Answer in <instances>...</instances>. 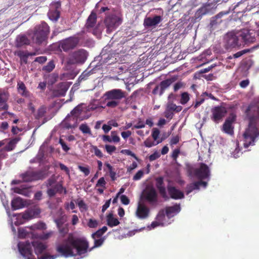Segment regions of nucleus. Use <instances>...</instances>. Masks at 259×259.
Returning a JSON list of instances; mask_svg holds the SVG:
<instances>
[{
  "label": "nucleus",
  "mask_w": 259,
  "mask_h": 259,
  "mask_svg": "<svg viewBox=\"0 0 259 259\" xmlns=\"http://www.w3.org/2000/svg\"><path fill=\"white\" fill-rule=\"evenodd\" d=\"M56 181L53 178L49 179L46 182V186L49 188H51L55 185L56 184Z\"/></svg>",
  "instance_id": "nucleus-59"
},
{
  "label": "nucleus",
  "mask_w": 259,
  "mask_h": 259,
  "mask_svg": "<svg viewBox=\"0 0 259 259\" xmlns=\"http://www.w3.org/2000/svg\"><path fill=\"white\" fill-rule=\"evenodd\" d=\"M107 227L103 226L102 228L98 230L96 232L92 234L93 239L103 238L102 235L107 231Z\"/></svg>",
  "instance_id": "nucleus-35"
},
{
  "label": "nucleus",
  "mask_w": 259,
  "mask_h": 259,
  "mask_svg": "<svg viewBox=\"0 0 259 259\" xmlns=\"http://www.w3.org/2000/svg\"><path fill=\"white\" fill-rule=\"evenodd\" d=\"M89 242L84 238H74L69 236L61 243L56 244V250L65 257L81 255L87 252Z\"/></svg>",
  "instance_id": "nucleus-1"
},
{
  "label": "nucleus",
  "mask_w": 259,
  "mask_h": 259,
  "mask_svg": "<svg viewBox=\"0 0 259 259\" xmlns=\"http://www.w3.org/2000/svg\"><path fill=\"white\" fill-rule=\"evenodd\" d=\"M46 107L44 106H42L39 108L35 115V119H39L44 117L46 113Z\"/></svg>",
  "instance_id": "nucleus-41"
},
{
  "label": "nucleus",
  "mask_w": 259,
  "mask_h": 259,
  "mask_svg": "<svg viewBox=\"0 0 259 259\" xmlns=\"http://www.w3.org/2000/svg\"><path fill=\"white\" fill-rule=\"evenodd\" d=\"M144 175V171L143 170H139L133 177V180L138 181L140 180Z\"/></svg>",
  "instance_id": "nucleus-54"
},
{
  "label": "nucleus",
  "mask_w": 259,
  "mask_h": 259,
  "mask_svg": "<svg viewBox=\"0 0 259 259\" xmlns=\"http://www.w3.org/2000/svg\"><path fill=\"white\" fill-rule=\"evenodd\" d=\"M31 243L34 247V252L37 255L41 254L47 248L46 245L39 241H33Z\"/></svg>",
  "instance_id": "nucleus-24"
},
{
  "label": "nucleus",
  "mask_w": 259,
  "mask_h": 259,
  "mask_svg": "<svg viewBox=\"0 0 259 259\" xmlns=\"http://www.w3.org/2000/svg\"><path fill=\"white\" fill-rule=\"evenodd\" d=\"M18 248L20 254L26 259H35L32 254L31 243L28 241L19 242Z\"/></svg>",
  "instance_id": "nucleus-8"
},
{
  "label": "nucleus",
  "mask_w": 259,
  "mask_h": 259,
  "mask_svg": "<svg viewBox=\"0 0 259 259\" xmlns=\"http://www.w3.org/2000/svg\"><path fill=\"white\" fill-rule=\"evenodd\" d=\"M55 65L54 61L51 60L48 63V64L42 67V70L49 73L53 71V70L55 68Z\"/></svg>",
  "instance_id": "nucleus-40"
},
{
  "label": "nucleus",
  "mask_w": 259,
  "mask_h": 259,
  "mask_svg": "<svg viewBox=\"0 0 259 259\" xmlns=\"http://www.w3.org/2000/svg\"><path fill=\"white\" fill-rule=\"evenodd\" d=\"M199 185L198 183V181L194 182L193 183L190 184L188 185L187 187V193L189 194L192 191L195 189H199Z\"/></svg>",
  "instance_id": "nucleus-42"
},
{
  "label": "nucleus",
  "mask_w": 259,
  "mask_h": 259,
  "mask_svg": "<svg viewBox=\"0 0 259 259\" xmlns=\"http://www.w3.org/2000/svg\"><path fill=\"white\" fill-rule=\"evenodd\" d=\"M57 193L60 194H66L67 193L66 188L63 186L60 182H57L54 186L48 188L47 191V194L50 198L55 196Z\"/></svg>",
  "instance_id": "nucleus-13"
},
{
  "label": "nucleus",
  "mask_w": 259,
  "mask_h": 259,
  "mask_svg": "<svg viewBox=\"0 0 259 259\" xmlns=\"http://www.w3.org/2000/svg\"><path fill=\"white\" fill-rule=\"evenodd\" d=\"M194 174L199 180L207 179L210 176V170L208 166L204 163H201L199 168H196Z\"/></svg>",
  "instance_id": "nucleus-11"
},
{
  "label": "nucleus",
  "mask_w": 259,
  "mask_h": 259,
  "mask_svg": "<svg viewBox=\"0 0 259 259\" xmlns=\"http://www.w3.org/2000/svg\"><path fill=\"white\" fill-rule=\"evenodd\" d=\"M27 234L26 231L23 228H19L18 229V236L20 238L26 237Z\"/></svg>",
  "instance_id": "nucleus-60"
},
{
  "label": "nucleus",
  "mask_w": 259,
  "mask_h": 259,
  "mask_svg": "<svg viewBox=\"0 0 259 259\" xmlns=\"http://www.w3.org/2000/svg\"><path fill=\"white\" fill-rule=\"evenodd\" d=\"M93 149L94 150V153L96 156L99 158H101L103 156L102 151L98 149L97 146H93Z\"/></svg>",
  "instance_id": "nucleus-56"
},
{
  "label": "nucleus",
  "mask_w": 259,
  "mask_h": 259,
  "mask_svg": "<svg viewBox=\"0 0 259 259\" xmlns=\"http://www.w3.org/2000/svg\"><path fill=\"white\" fill-rule=\"evenodd\" d=\"M76 203H77L78 206L79 207L81 211H83L87 210V209H88L87 205L85 203V202H84V201L83 200L78 199Z\"/></svg>",
  "instance_id": "nucleus-45"
},
{
  "label": "nucleus",
  "mask_w": 259,
  "mask_h": 259,
  "mask_svg": "<svg viewBox=\"0 0 259 259\" xmlns=\"http://www.w3.org/2000/svg\"><path fill=\"white\" fill-rule=\"evenodd\" d=\"M83 111V108L81 104H79L76 106L70 112L71 115H73L74 117L78 119L80 115Z\"/></svg>",
  "instance_id": "nucleus-33"
},
{
  "label": "nucleus",
  "mask_w": 259,
  "mask_h": 259,
  "mask_svg": "<svg viewBox=\"0 0 259 259\" xmlns=\"http://www.w3.org/2000/svg\"><path fill=\"white\" fill-rule=\"evenodd\" d=\"M48 15L50 20L57 21L60 17V13L58 10L55 9L50 10Z\"/></svg>",
  "instance_id": "nucleus-34"
},
{
  "label": "nucleus",
  "mask_w": 259,
  "mask_h": 259,
  "mask_svg": "<svg viewBox=\"0 0 259 259\" xmlns=\"http://www.w3.org/2000/svg\"><path fill=\"white\" fill-rule=\"evenodd\" d=\"M11 206L12 209L15 210L23 208L24 206V204L23 200L21 198L18 197L12 200L11 202Z\"/></svg>",
  "instance_id": "nucleus-29"
},
{
  "label": "nucleus",
  "mask_w": 259,
  "mask_h": 259,
  "mask_svg": "<svg viewBox=\"0 0 259 259\" xmlns=\"http://www.w3.org/2000/svg\"><path fill=\"white\" fill-rule=\"evenodd\" d=\"M204 100H205V99L204 98L201 97L199 99H198L197 100H196L195 103L194 104H193L192 105V106H194V108L195 109H196L197 107H198L201 104H202L204 102Z\"/></svg>",
  "instance_id": "nucleus-58"
},
{
  "label": "nucleus",
  "mask_w": 259,
  "mask_h": 259,
  "mask_svg": "<svg viewBox=\"0 0 259 259\" xmlns=\"http://www.w3.org/2000/svg\"><path fill=\"white\" fill-rule=\"evenodd\" d=\"M160 134V132L159 130L157 128H154L152 133V136L154 140L156 141L158 138L159 135Z\"/></svg>",
  "instance_id": "nucleus-62"
},
{
  "label": "nucleus",
  "mask_w": 259,
  "mask_h": 259,
  "mask_svg": "<svg viewBox=\"0 0 259 259\" xmlns=\"http://www.w3.org/2000/svg\"><path fill=\"white\" fill-rule=\"evenodd\" d=\"M30 40L25 35H19L16 39V46L18 48L22 47L24 45H29Z\"/></svg>",
  "instance_id": "nucleus-27"
},
{
  "label": "nucleus",
  "mask_w": 259,
  "mask_h": 259,
  "mask_svg": "<svg viewBox=\"0 0 259 259\" xmlns=\"http://www.w3.org/2000/svg\"><path fill=\"white\" fill-rule=\"evenodd\" d=\"M17 91L19 94L24 97H29L30 96V92L27 90L25 84L21 81L17 82Z\"/></svg>",
  "instance_id": "nucleus-23"
},
{
  "label": "nucleus",
  "mask_w": 259,
  "mask_h": 259,
  "mask_svg": "<svg viewBox=\"0 0 259 259\" xmlns=\"http://www.w3.org/2000/svg\"><path fill=\"white\" fill-rule=\"evenodd\" d=\"M59 143L61 145L62 148L64 151L67 152L70 149L69 147H68L62 139L60 138L59 139Z\"/></svg>",
  "instance_id": "nucleus-57"
},
{
  "label": "nucleus",
  "mask_w": 259,
  "mask_h": 259,
  "mask_svg": "<svg viewBox=\"0 0 259 259\" xmlns=\"http://www.w3.org/2000/svg\"><path fill=\"white\" fill-rule=\"evenodd\" d=\"M227 110L225 107L218 106L211 109V119L216 123H218L225 116Z\"/></svg>",
  "instance_id": "nucleus-10"
},
{
  "label": "nucleus",
  "mask_w": 259,
  "mask_h": 259,
  "mask_svg": "<svg viewBox=\"0 0 259 259\" xmlns=\"http://www.w3.org/2000/svg\"><path fill=\"white\" fill-rule=\"evenodd\" d=\"M105 165L108 168L109 172L110 177L112 181H114L116 179V172L114 170V168L108 162L105 163Z\"/></svg>",
  "instance_id": "nucleus-39"
},
{
  "label": "nucleus",
  "mask_w": 259,
  "mask_h": 259,
  "mask_svg": "<svg viewBox=\"0 0 259 259\" xmlns=\"http://www.w3.org/2000/svg\"><path fill=\"white\" fill-rule=\"evenodd\" d=\"M160 156V154L158 151H155L153 154L149 156V159L150 161H153L158 159Z\"/></svg>",
  "instance_id": "nucleus-55"
},
{
  "label": "nucleus",
  "mask_w": 259,
  "mask_h": 259,
  "mask_svg": "<svg viewBox=\"0 0 259 259\" xmlns=\"http://www.w3.org/2000/svg\"><path fill=\"white\" fill-rule=\"evenodd\" d=\"M143 198L151 205H156L158 196L156 189L152 186H148L143 192Z\"/></svg>",
  "instance_id": "nucleus-6"
},
{
  "label": "nucleus",
  "mask_w": 259,
  "mask_h": 259,
  "mask_svg": "<svg viewBox=\"0 0 259 259\" xmlns=\"http://www.w3.org/2000/svg\"><path fill=\"white\" fill-rule=\"evenodd\" d=\"M156 187L158 189L159 193L162 198L165 199L168 198L166 194V188L164 184L163 178L162 177H158L156 179Z\"/></svg>",
  "instance_id": "nucleus-19"
},
{
  "label": "nucleus",
  "mask_w": 259,
  "mask_h": 259,
  "mask_svg": "<svg viewBox=\"0 0 259 259\" xmlns=\"http://www.w3.org/2000/svg\"><path fill=\"white\" fill-rule=\"evenodd\" d=\"M180 211L181 206L180 204L176 203L173 206L165 207V214L169 219L178 213Z\"/></svg>",
  "instance_id": "nucleus-20"
},
{
  "label": "nucleus",
  "mask_w": 259,
  "mask_h": 259,
  "mask_svg": "<svg viewBox=\"0 0 259 259\" xmlns=\"http://www.w3.org/2000/svg\"><path fill=\"white\" fill-rule=\"evenodd\" d=\"M149 208L143 204L139 203L136 210V215L141 219H145L149 217Z\"/></svg>",
  "instance_id": "nucleus-18"
},
{
  "label": "nucleus",
  "mask_w": 259,
  "mask_h": 259,
  "mask_svg": "<svg viewBox=\"0 0 259 259\" xmlns=\"http://www.w3.org/2000/svg\"><path fill=\"white\" fill-rule=\"evenodd\" d=\"M223 129L225 133L232 135L233 134V128L232 126V123L228 120H226L224 122Z\"/></svg>",
  "instance_id": "nucleus-37"
},
{
  "label": "nucleus",
  "mask_w": 259,
  "mask_h": 259,
  "mask_svg": "<svg viewBox=\"0 0 259 259\" xmlns=\"http://www.w3.org/2000/svg\"><path fill=\"white\" fill-rule=\"evenodd\" d=\"M121 153L127 155L131 156L132 157L135 158L136 160H138V157L136 155L135 153L132 152L131 150L128 149H123L121 151Z\"/></svg>",
  "instance_id": "nucleus-51"
},
{
  "label": "nucleus",
  "mask_w": 259,
  "mask_h": 259,
  "mask_svg": "<svg viewBox=\"0 0 259 259\" xmlns=\"http://www.w3.org/2000/svg\"><path fill=\"white\" fill-rule=\"evenodd\" d=\"M190 100V95L187 92L182 93L181 95L180 102L182 105L186 104Z\"/></svg>",
  "instance_id": "nucleus-43"
},
{
  "label": "nucleus",
  "mask_w": 259,
  "mask_h": 259,
  "mask_svg": "<svg viewBox=\"0 0 259 259\" xmlns=\"http://www.w3.org/2000/svg\"><path fill=\"white\" fill-rule=\"evenodd\" d=\"M94 240V248L99 247L101 246L103 243H104L105 238H100L93 239Z\"/></svg>",
  "instance_id": "nucleus-46"
},
{
  "label": "nucleus",
  "mask_w": 259,
  "mask_h": 259,
  "mask_svg": "<svg viewBox=\"0 0 259 259\" xmlns=\"http://www.w3.org/2000/svg\"><path fill=\"white\" fill-rule=\"evenodd\" d=\"M238 36H240L242 41L245 44L252 43L255 41V32L253 31L250 32L248 29H243L238 32Z\"/></svg>",
  "instance_id": "nucleus-14"
},
{
  "label": "nucleus",
  "mask_w": 259,
  "mask_h": 259,
  "mask_svg": "<svg viewBox=\"0 0 259 259\" xmlns=\"http://www.w3.org/2000/svg\"><path fill=\"white\" fill-rule=\"evenodd\" d=\"M80 40V38L78 36H70L61 40L59 43V47L64 52H67L76 47Z\"/></svg>",
  "instance_id": "nucleus-7"
},
{
  "label": "nucleus",
  "mask_w": 259,
  "mask_h": 259,
  "mask_svg": "<svg viewBox=\"0 0 259 259\" xmlns=\"http://www.w3.org/2000/svg\"><path fill=\"white\" fill-rule=\"evenodd\" d=\"M176 80L175 77H171L167 78L160 82L159 83L160 91L159 95L161 96L167 89Z\"/></svg>",
  "instance_id": "nucleus-21"
},
{
  "label": "nucleus",
  "mask_w": 259,
  "mask_h": 259,
  "mask_svg": "<svg viewBox=\"0 0 259 259\" xmlns=\"http://www.w3.org/2000/svg\"><path fill=\"white\" fill-rule=\"evenodd\" d=\"M250 52V49L243 50L242 51H239V52L235 53L234 54H233V58H239V57H241V56H242L243 55L246 54L247 53H249Z\"/></svg>",
  "instance_id": "nucleus-47"
},
{
  "label": "nucleus",
  "mask_w": 259,
  "mask_h": 259,
  "mask_svg": "<svg viewBox=\"0 0 259 259\" xmlns=\"http://www.w3.org/2000/svg\"><path fill=\"white\" fill-rule=\"evenodd\" d=\"M167 189L171 198L175 200L184 198V194L181 190L172 186H167Z\"/></svg>",
  "instance_id": "nucleus-17"
},
{
  "label": "nucleus",
  "mask_w": 259,
  "mask_h": 259,
  "mask_svg": "<svg viewBox=\"0 0 259 259\" xmlns=\"http://www.w3.org/2000/svg\"><path fill=\"white\" fill-rule=\"evenodd\" d=\"M106 184V182L104 178V177L100 178L98 180V181L96 185V187H102L105 188Z\"/></svg>",
  "instance_id": "nucleus-52"
},
{
  "label": "nucleus",
  "mask_w": 259,
  "mask_h": 259,
  "mask_svg": "<svg viewBox=\"0 0 259 259\" xmlns=\"http://www.w3.org/2000/svg\"><path fill=\"white\" fill-rule=\"evenodd\" d=\"M20 140V138L16 137L10 140L8 144L5 147L7 151H11L14 149L16 144Z\"/></svg>",
  "instance_id": "nucleus-30"
},
{
  "label": "nucleus",
  "mask_w": 259,
  "mask_h": 259,
  "mask_svg": "<svg viewBox=\"0 0 259 259\" xmlns=\"http://www.w3.org/2000/svg\"><path fill=\"white\" fill-rule=\"evenodd\" d=\"M79 128L83 134H88L89 135H92L91 129L87 124H81L79 126Z\"/></svg>",
  "instance_id": "nucleus-44"
},
{
  "label": "nucleus",
  "mask_w": 259,
  "mask_h": 259,
  "mask_svg": "<svg viewBox=\"0 0 259 259\" xmlns=\"http://www.w3.org/2000/svg\"><path fill=\"white\" fill-rule=\"evenodd\" d=\"M9 98V94L4 91H0V110H7L9 106L7 102Z\"/></svg>",
  "instance_id": "nucleus-22"
},
{
  "label": "nucleus",
  "mask_w": 259,
  "mask_h": 259,
  "mask_svg": "<svg viewBox=\"0 0 259 259\" xmlns=\"http://www.w3.org/2000/svg\"><path fill=\"white\" fill-rule=\"evenodd\" d=\"M105 148L107 152L109 154H112V153L115 151L116 148L115 146L110 145H105Z\"/></svg>",
  "instance_id": "nucleus-49"
},
{
  "label": "nucleus",
  "mask_w": 259,
  "mask_h": 259,
  "mask_svg": "<svg viewBox=\"0 0 259 259\" xmlns=\"http://www.w3.org/2000/svg\"><path fill=\"white\" fill-rule=\"evenodd\" d=\"M120 200L121 203L124 205H128L130 203L128 198L125 195H122L120 196Z\"/></svg>",
  "instance_id": "nucleus-61"
},
{
  "label": "nucleus",
  "mask_w": 259,
  "mask_h": 259,
  "mask_svg": "<svg viewBox=\"0 0 259 259\" xmlns=\"http://www.w3.org/2000/svg\"><path fill=\"white\" fill-rule=\"evenodd\" d=\"M69 86L67 82H62L59 83L56 91V95L58 96H64Z\"/></svg>",
  "instance_id": "nucleus-25"
},
{
  "label": "nucleus",
  "mask_w": 259,
  "mask_h": 259,
  "mask_svg": "<svg viewBox=\"0 0 259 259\" xmlns=\"http://www.w3.org/2000/svg\"><path fill=\"white\" fill-rule=\"evenodd\" d=\"M49 32V26L46 22H42L39 25H36L31 35L32 42L37 45L46 42Z\"/></svg>",
  "instance_id": "nucleus-3"
},
{
  "label": "nucleus",
  "mask_w": 259,
  "mask_h": 259,
  "mask_svg": "<svg viewBox=\"0 0 259 259\" xmlns=\"http://www.w3.org/2000/svg\"><path fill=\"white\" fill-rule=\"evenodd\" d=\"M21 177L24 182H28L35 181L33 171H26L22 174Z\"/></svg>",
  "instance_id": "nucleus-32"
},
{
  "label": "nucleus",
  "mask_w": 259,
  "mask_h": 259,
  "mask_svg": "<svg viewBox=\"0 0 259 259\" xmlns=\"http://www.w3.org/2000/svg\"><path fill=\"white\" fill-rule=\"evenodd\" d=\"M34 180H43L45 179L47 176V172L45 170H38L36 171H33Z\"/></svg>",
  "instance_id": "nucleus-36"
},
{
  "label": "nucleus",
  "mask_w": 259,
  "mask_h": 259,
  "mask_svg": "<svg viewBox=\"0 0 259 259\" xmlns=\"http://www.w3.org/2000/svg\"><path fill=\"white\" fill-rule=\"evenodd\" d=\"M78 119L71 115L68 114L62 122L63 126L66 129L74 128L77 125Z\"/></svg>",
  "instance_id": "nucleus-16"
},
{
  "label": "nucleus",
  "mask_w": 259,
  "mask_h": 259,
  "mask_svg": "<svg viewBox=\"0 0 259 259\" xmlns=\"http://www.w3.org/2000/svg\"><path fill=\"white\" fill-rule=\"evenodd\" d=\"M107 225L110 227L116 226L120 224L118 220L116 218H115L113 217V214L111 213H110L108 215H107Z\"/></svg>",
  "instance_id": "nucleus-31"
},
{
  "label": "nucleus",
  "mask_w": 259,
  "mask_h": 259,
  "mask_svg": "<svg viewBox=\"0 0 259 259\" xmlns=\"http://www.w3.org/2000/svg\"><path fill=\"white\" fill-rule=\"evenodd\" d=\"M88 52L83 49H79L72 53L69 60L70 64L83 63L87 58Z\"/></svg>",
  "instance_id": "nucleus-9"
},
{
  "label": "nucleus",
  "mask_w": 259,
  "mask_h": 259,
  "mask_svg": "<svg viewBox=\"0 0 259 259\" xmlns=\"http://www.w3.org/2000/svg\"><path fill=\"white\" fill-rule=\"evenodd\" d=\"M165 214L164 210L162 209L159 211L156 217V220L161 224L162 226H163L165 224Z\"/></svg>",
  "instance_id": "nucleus-38"
},
{
  "label": "nucleus",
  "mask_w": 259,
  "mask_h": 259,
  "mask_svg": "<svg viewBox=\"0 0 259 259\" xmlns=\"http://www.w3.org/2000/svg\"><path fill=\"white\" fill-rule=\"evenodd\" d=\"M98 225V222L97 220L93 219H90L88 223V226L91 228H95Z\"/></svg>",
  "instance_id": "nucleus-48"
},
{
  "label": "nucleus",
  "mask_w": 259,
  "mask_h": 259,
  "mask_svg": "<svg viewBox=\"0 0 259 259\" xmlns=\"http://www.w3.org/2000/svg\"><path fill=\"white\" fill-rule=\"evenodd\" d=\"M16 54L20 58L21 63L24 64L27 63V59L29 56H34L35 55L34 53H28L23 51H19Z\"/></svg>",
  "instance_id": "nucleus-26"
},
{
  "label": "nucleus",
  "mask_w": 259,
  "mask_h": 259,
  "mask_svg": "<svg viewBox=\"0 0 259 259\" xmlns=\"http://www.w3.org/2000/svg\"><path fill=\"white\" fill-rule=\"evenodd\" d=\"M240 37L238 36V32L236 34L233 33L228 34L226 38V47L227 49L235 48L237 47L241 46V43L239 42Z\"/></svg>",
  "instance_id": "nucleus-12"
},
{
  "label": "nucleus",
  "mask_w": 259,
  "mask_h": 259,
  "mask_svg": "<svg viewBox=\"0 0 259 259\" xmlns=\"http://www.w3.org/2000/svg\"><path fill=\"white\" fill-rule=\"evenodd\" d=\"M259 136V131L253 117L249 119L248 127L243 134V145L246 148L254 145L255 139Z\"/></svg>",
  "instance_id": "nucleus-4"
},
{
  "label": "nucleus",
  "mask_w": 259,
  "mask_h": 259,
  "mask_svg": "<svg viewBox=\"0 0 259 259\" xmlns=\"http://www.w3.org/2000/svg\"><path fill=\"white\" fill-rule=\"evenodd\" d=\"M78 168L81 171L84 173L85 176H87L90 174V171L88 167L79 166Z\"/></svg>",
  "instance_id": "nucleus-63"
},
{
  "label": "nucleus",
  "mask_w": 259,
  "mask_h": 259,
  "mask_svg": "<svg viewBox=\"0 0 259 259\" xmlns=\"http://www.w3.org/2000/svg\"><path fill=\"white\" fill-rule=\"evenodd\" d=\"M180 139L181 137L179 135H177L175 137H173L172 138H171L170 141L169 142L170 145L172 146L174 145L178 144L179 142Z\"/></svg>",
  "instance_id": "nucleus-50"
},
{
  "label": "nucleus",
  "mask_w": 259,
  "mask_h": 259,
  "mask_svg": "<svg viewBox=\"0 0 259 259\" xmlns=\"http://www.w3.org/2000/svg\"><path fill=\"white\" fill-rule=\"evenodd\" d=\"M58 255H50L48 254H45L39 257V259H55Z\"/></svg>",
  "instance_id": "nucleus-64"
},
{
  "label": "nucleus",
  "mask_w": 259,
  "mask_h": 259,
  "mask_svg": "<svg viewBox=\"0 0 259 259\" xmlns=\"http://www.w3.org/2000/svg\"><path fill=\"white\" fill-rule=\"evenodd\" d=\"M145 126V122L141 120V118H139L137 123L134 125L133 128H142Z\"/></svg>",
  "instance_id": "nucleus-53"
},
{
  "label": "nucleus",
  "mask_w": 259,
  "mask_h": 259,
  "mask_svg": "<svg viewBox=\"0 0 259 259\" xmlns=\"http://www.w3.org/2000/svg\"><path fill=\"white\" fill-rule=\"evenodd\" d=\"M162 21V17L159 15H155L153 17H146L144 20V25L146 28H155Z\"/></svg>",
  "instance_id": "nucleus-15"
},
{
  "label": "nucleus",
  "mask_w": 259,
  "mask_h": 259,
  "mask_svg": "<svg viewBox=\"0 0 259 259\" xmlns=\"http://www.w3.org/2000/svg\"><path fill=\"white\" fill-rule=\"evenodd\" d=\"M97 22V15L96 13L92 12L89 16L85 24L87 29L93 28Z\"/></svg>",
  "instance_id": "nucleus-28"
},
{
  "label": "nucleus",
  "mask_w": 259,
  "mask_h": 259,
  "mask_svg": "<svg viewBox=\"0 0 259 259\" xmlns=\"http://www.w3.org/2000/svg\"><path fill=\"white\" fill-rule=\"evenodd\" d=\"M126 93L121 89H115L106 92L103 95L106 106L109 108H115L118 106L122 99L125 98Z\"/></svg>",
  "instance_id": "nucleus-2"
},
{
  "label": "nucleus",
  "mask_w": 259,
  "mask_h": 259,
  "mask_svg": "<svg viewBox=\"0 0 259 259\" xmlns=\"http://www.w3.org/2000/svg\"><path fill=\"white\" fill-rule=\"evenodd\" d=\"M122 22L121 15H109L106 17L104 23L107 28V32L109 33L116 29Z\"/></svg>",
  "instance_id": "nucleus-5"
}]
</instances>
